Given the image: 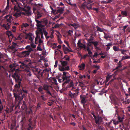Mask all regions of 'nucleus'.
<instances>
[{
    "label": "nucleus",
    "instance_id": "f257e3e1",
    "mask_svg": "<svg viewBox=\"0 0 130 130\" xmlns=\"http://www.w3.org/2000/svg\"><path fill=\"white\" fill-rule=\"evenodd\" d=\"M25 48L27 50H28L24 51L20 54V57H28L29 56L30 52L33 51L32 48L30 46L28 45L26 46Z\"/></svg>",
    "mask_w": 130,
    "mask_h": 130
},
{
    "label": "nucleus",
    "instance_id": "f03ea898",
    "mask_svg": "<svg viewBox=\"0 0 130 130\" xmlns=\"http://www.w3.org/2000/svg\"><path fill=\"white\" fill-rule=\"evenodd\" d=\"M63 76L62 77V82H63L62 84V87H64L65 84L69 83L70 82V79L69 77H68L66 75L67 72H63Z\"/></svg>",
    "mask_w": 130,
    "mask_h": 130
},
{
    "label": "nucleus",
    "instance_id": "7ed1b4c3",
    "mask_svg": "<svg viewBox=\"0 0 130 130\" xmlns=\"http://www.w3.org/2000/svg\"><path fill=\"white\" fill-rule=\"evenodd\" d=\"M17 70L18 69L15 70V72L14 73L13 75L12 76V77L14 79L16 83H21L22 79L21 77H20V75L17 72L16 70Z\"/></svg>",
    "mask_w": 130,
    "mask_h": 130
},
{
    "label": "nucleus",
    "instance_id": "20e7f679",
    "mask_svg": "<svg viewBox=\"0 0 130 130\" xmlns=\"http://www.w3.org/2000/svg\"><path fill=\"white\" fill-rule=\"evenodd\" d=\"M89 2L86 3V1L85 2L81 5V7L82 8L85 10L86 8L89 10L92 9V5Z\"/></svg>",
    "mask_w": 130,
    "mask_h": 130
},
{
    "label": "nucleus",
    "instance_id": "39448f33",
    "mask_svg": "<svg viewBox=\"0 0 130 130\" xmlns=\"http://www.w3.org/2000/svg\"><path fill=\"white\" fill-rule=\"evenodd\" d=\"M22 91L21 92V94H18L15 93H13V95L15 98V100H19L18 104L21 103V101L23 99V96L22 94Z\"/></svg>",
    "mask_w": 130,
    "mask_h": 130
},
{
    "label": "nucleus",
    "instance_id": "423d86ee",
    "mask_svg": "<svg viewBox=\"0 0 130 130\" xmlns=\"http://www.w3.org/2000/svg\"><path fill=\"white\" fill-rule=\"evenodd\" d=\"M43 14V11L41 10H37L35 14V18L39 19L41 17Z\"/></svg>",
    "mask_w": 130,
    "mask_h": 130
},
{
    "label": "nucleus",
    "instance_id": "0eeeda50",
    "mask_svg": "<svg viewBox=\"0 0 130 130\" xmlns=\"http://www.w3.org/2000/svg\"><path fill=\"white\" fill-rule=\"evenodd\" d=\"M95 123L97 124H100L103 123V121L101 117L99 116L98 115L95 119Z\"/></svg>",
    "mask_w": 130,
    "mask_h": 130
},
{
    "label": "nucleus",
    "instance_id": "6e6552de",
    "mask_svg": "<svg viewBox=\"0 0 130 130\" xmlns=\"http://www.w3.org/2000/svg\"><path fill=\"white\" fill-rule=\"evenodd\" d=\"M130 9V8H126L124 10L121 11V14L123 17H127L129 14V10Z\"/></svg>",
    "mask_w": 130,
    "mask_h": 130
},
{
    "label": "nucleus",
    "instance_id": "1a4fd4ad",
    "mask_svg": "<svg viewBox=\"0 0 130 130\" xmlns=\"http://www.w3.org/2000/svg\"><path fill=\"white\" fill-rule=\"evenodd\" d=\"M31 71L36 76L39 75L40 73L41 70H39L38 68L34 67L31 70Z\"/></svg>",
    "mask_w": 130,
    "mask_h": 130
},
{
    "label": "nucleus",
    "instance_id": "9d476101",
    "mask_svg": "<svg viewBox=\"0 0 130 130\" xmlns=\"http://www.w3.org/2000/svg\"><path fill=\"white\" fill-rule=\"evenodd\" d=\"M39 19L35 18V21L36 22V25L37 27H44V26L42 24V22L39 20H38L37 19Z\"/></svg>",
    "mask_w": 130,
    "mask_h": 130
},
{
    "label": "nucleus",
    "instance_id": "9b49d317",
    "mask_svg": "<svg viewBox=\"0 0 130 130\" xmlns=\"http://www.w3.org/2000/svg\"><path fill=\"white\" fill-rule=\"evenodd\" d=\"M4 110L5 111V112H4L3 113L4 117L5 119L6 115H8L9 113L10 112V111L9 109L7 107L6 109H4Z\"/></svg>",
    "mask_w": 130,
    "mask_h": 130
},
{
    "label": "nucleus",
    "instance_id": "f8f14e48",
    "mask_svg": "<svg viewBox=\"0 0 130 130\" xmlns=\"http://www.w3.org/2000/svg\"><path fill=\"white\" fill-rule=\"evenodd\" d=\"M34 5L36 7H33L32 10L33 13L35 14V13L36 12V11L37 10H39L40 9V7L37 6V4H34Z\"/></svg>",
    "mask_w": 130,
    "mask_h": 130
},
{
    "label": "nucleus",
    "instance_id": "ddd939ff",
    "mask_svg": "<svg viewBox=\"0 0 130 130\" xmlns=\"http://www.w3.org/2000/svg\"><path fill=\"white\" fill-rule=\"evenodd\" d=\"M74 86L73 82L72 80H71L70 83L68 85H67V86L66 88H70L71 87H72V88L71 90H73V89L75 88L73 87Z\"/></svg>",
    "mask_w": 130,
    "mask_h": 130
},
{
    "label": "nucleus",
    "instance_id": "4468645a",
    "mask_svg": "<svg viewBox=\"0 0 130 130\" xmlns=\"http://www.w3.org/2000/svg\"><path fill=\"white\" fill-rule=\"evenodd\" d=\"M86 97V96L84 97V96H82L81 95H80V98L81 100V102L82 104H85L87 102V100L85 99Z\"/></svg>",
    "mask_w": 130,
    "mask_h": 130
},
{
    "label": "nucleus",
    "instance_id": "2eb2a0df",
    "mask_svg": "<svg viewBox=\"0 0 130 130\" xmlns=\"http://www.w3.org/2000/svg\"><path fill=\"white\" fill-rule=\"evenodd\" d=\"M64 10V9L63 8H60L58 9L57 10H56V12L57 13H56V14L58 13H60V14L63 13V11Z\"/></svg>",
    "mask_w": 130,
    "mask_h": 130
},
{
    "label": "nucleus",
    "instance_id": "dca6fc26",
    "mask_svg": "<svg viewBox=\"0 0 130 130\" xmlns=\"http://www.w3.org/2000/svg\"><path fill=\"white\" fill-rule=\"evenodd\" d=\"M29 121L30 123L28 124V127L27 129L28 130H33L32 129L33 128V127L32 126V125L33 126V125H32V123L30 121V120H29Z\"/></svg>",
    "mask_w": 130,
    "mask_h": 130
},
{
    "label": "nucleus",
    "instance_id": "f3484780",
    "mask_svg": "<svg viewBox=\"0 0 130 130\" xmlns=\"http://www.w3.org/2000/svg\"><path fill=\"white\" fill-rule=\"evenodd\" d=\"M85 64L84 63H82L78 67L80 68L79 69L81 70H83L85 68Z\"/></svg>",
    "mask_w": 130,
    "mask_h": 130
},
{
    "label": "nucleus",
    "instance_id": "a211bd4d",
    "mask_svg": "<svg viewBox=\"0 0 130 130\" xmlns=\"http://www.w3.org/2000/svg\"><path fill=\"white\" fill-rule=\"evenodd\" d=\"M19 63H21V64L20 65V67L21 68H22L23 69H24L25 67H27V65L26 64H25L24 63L22 62H21V61L19 62Z\"/></svg>",
    "mask_w": 130,
    "mask_h": 130
},
{
    "label": "nucleus",
    "instance_id": "6ab92c4d",
    "mask_svg": "<svg viewBox=\"0 0 130 130\" xmlns=\"http://www.w3.org/2000/svg\"><path fill=\"white\" fill-rule=\"evenodd\" d=\"M18 12V11H17V12H16L14 15V16L16 18L20 16L21 15L22 13H23L25 15V13L24 12Z\"/></svg>",
    "mask_w": 130,
    "mask_h": 130
},
{
    "label": "nucleus",
    "instance_id": "aec40b11",
    "mask_svg": "<svg viewBox=\"0 0 130 130\" xmlns=\"http://www.w3.org/2000/svg\"><path fill=\"white\" fill-rule=\"evenodd\" d=\"M6 34L9 37H11L12 38L13 37V36L12 34V32L10 31H6Z\"/></svg>",
    "mask_w": 130,
    "mask_h": 130
},
{
    "label": "nucleus",
    "instance_id": "412c9836",
    "mask_svg": "<svg viewBox=\"0 0 130 130\" xmlns=\"http://www.w3.org/2000/svg\"><path fill=\"white\" fill-rule=\"evenodd\" d=\"M50 87V86L47 85H44L43 86V89L47 91L49 90V87Z\"/></svg>",
    "mask_w": 130,
    "mask_h": 130
},
{
    "label": "nucleus",
    "instance_id": "4be33fe9",
    "mask_svg": "<svg viewBox=\"0 0 130 130\" xmlns=\"http://www.w3.org/2000/svg\"><path fill=\"white\" fill-rule=\"evenodd\" d=\"M32 34L31 33L28 34L25 37V39H27L28 37H29V40L32 41V39L31 37Z\"/></svg>",
    "mask_w": 130,
    "mask_h": 130
},
{
    "label": "nucleus",
    "instance_id": "5701e85b",
    "mask_svg": "<svg viewBox=\"0 0 130 130\" xmlns=\"http://www.w3.org/2000/svg\"><path fill=\"white\" fill-rule=\"evenodd\" d=\"M42 104L41 102H38L37 105V106L36 107V110H39L40 108H41V105Z\"/></svg>",
    "mask_w": 130,
    "mask_h": 130
},
{
    "label": "nucleus",
    "instance_id": "b1692460",
    "mask_svg": "<svg viewBox=\"0 0 130 130\" xmlns=\"http://www.w3.org/2000/svg\"><path fill=\"white\" fill-rule=\"evenodd\" d=\"M11 19L13 20V18L12 16L11 15H10L8 18L6 19V21L7 22H8V23H10V24H11Z\"/></svg>",
    "mask_w": 130,
    "mask_h": 130
},
{
    "label": "nucleus",
    "instance_id": "393cba45",
    "mask_svg": "<svg viewBox=\"0 0 130 130\" xmlns=\"http://www.w3.org/2000/svg\"><path fill=\"white\" fill-rule=\"evenodd\" d=\"M93 34H91L90 35V36L89 39H87L88 41H91L94 39V37H93Z\"/></svg>",
    "mask_w": 130,
    "mask_h": 130
},
{
    "label": "nucleus",
    "instance_id": "a878e982",
    "mask_svg": "<svg viewBox=\"0 0 130 130\" xmlns=\"http://www.w3.org/2000/svg\"><path fill=\"white\" fill-rule=\"evenodd\" d=\"M73 25H74L73 27H74V29L75 30H76L78 27H80V25L78 24L74 23Z\"/></svg>",
    "mask_w": 130,
    "mask_h": 130
},
{
    "label": "nucleus",
    "instance_id": "bb28decb",
    "mask_svg": "<svg viewBox=\"0 0 130 130\" xmlns=\"http://www.w3.org/2000/svg\"><path fill=\"white\" fill-rule=\"evenodd\" d=\"M40 38V36H36L35 39V43L36 44H38V42Z\"/></svg>",
    "mask_w": 130,
    "mask_h": 130
},
{
    "label": "nucleus",
    "instance_id": "cd10ccee",
    "mask_svg": "<svg viewBox=\"0 0 130 130\" xmlns=\"http://www.w3.org/2000/svg\"><path fill=\"white\" fill-rule=\"evenodd\" d=\"M98 126L97 127L98 130H104V127L102 125H101L100 124H98Z\"/></svg>",
    "mask_w": 130,
    "mask_h": 130
},
{
    "label": "nucleus",
    "instance_id": "c85d7f7f",
    "mask_svg": "<svg viewBox=\"0 0 130 130\" xmlns=\"http://www.w3.org/2000/svg\"><path fill=\"white\" fill-rule=\"evenodd\" d=\"M11 25V24L10 23H8L6 25L4 26V27L5 29L8 30L9 29L10 27V26Z\"/></svg>",
    "mask_w": 130,
    "mask_h": 130
},
{
    "label": "nucleus",
    "instance_id": "c756f323",
    "mask_svg": "<svg viewBox=\"0 0 130 130\" xmlns=\"http://www.w3.org/2000/svg\"><path fill=\"white\" fill-rule=\"evenodd\" d=\"M60 62H61L62 66L63 67L66 66L67 65V62L66 61H61Z\"/></svg>",
    "mask_w": 130,
    "mask_h": 130
},
{
    "label": "nucleus",
    "instance_id": "7c9ffc66",
    "mask_svg": "<svg viewBox=\"0 0 130 130\" xmlns=\"http://www.w3.org/2000/svg\"><path fill=\"white\" fill-rule=\"evenodd\" d=\"M40 97L41 98V99L42 100L40 102H43V101H45L46 100V99L44 96V95H41L40 96Z\"/></svg>",
    "mask_w": 130,
    "mask_h": 130
},
{
    "label": "nucleus",
    "instance_id": "2f4dec72",
    "mask_svg": "<svg viewBox=\"0 0 130 130\" xmlns=\"http://www.w3.org/2000/svg\"><path fill=\"white\" fill-rule=\"evenodd\" d=\"M16 84L14 86V87L15 88H20L21 83H16Z\"/></svg>",
    "mask_w": 130,
    "mask_h": 130
},
{
    "label": "nucleus",
    "instance_id": "473e14b6",
    "mask_svg": "<svg viewBox=\"0 0 130 130\" xmlns=\"http://www.w3.org/2000/svg\"><path fill=\"white\" fill-rule=\"evenodd\" d=\"M67 2L69 4L70 6H74L75 7L76 6V4H72L70 2V0H67Z\"/></svg>",
    "mask_w": 130,
    "mask_h": 130
},
{
    "label": "nucleus",
    "instance_id": "72a5a7b5",
    "mask_svg": "<svg viewBox=\"0 0 130 130\" xmlns=\"http://www.w3.org/2000/svg\"><path fill=\"white\" fill-rule=\"evenodd\" d=\"M91 43H92L94 45V46L96 47L97 46V45H98V42L96 41H91Z\"/></svg>",
    "mask_w": 130,
    "mask_h": 130
},
{
    "label": "nucleus",
    "instance_id": "f704fd0d",
    "mask_svg": "<svg viewBox=\"0 0 130 130\" xmlns=\"http://www.w3.org/2000/svg\"><path fill=\"white\" fill-rule=\"evenodd\" d=\"M112 121H113V123L115 125L118 124L119 122L118 121L116 120V119H113Z\"/></svg>",
    "mask_w": 130,
    "mask_h": 130
},
{
    "label": "nucleus",
    "instance_id": "c9c22d12",
    "mask_svg": "<svg viewBox=\"0 0 130 130\" xmlns=\"http://www.w3.org/2000/svg\"><path fill=\"white\" fill-rule=\"evenodd\" d=\"M105 36H104V38L106 39H107L108 38H110V37L107 34L104 33Z\"/></svg>",
    "mask_w": 130,
    "mask_h": 130
},
{
    "label": "nucleus",
    "instance_id": "e433bc0d",
    "mask_svg": "<svg viewBox=\"0 0 130 130\" xmlns=\"http://www.w3.org/2000/svg\"><path fill=\"white\" fill-rule=\"evenodd\" d=\"M26 61L27 62H29L28 64V65H29L30 66H31L32 64V62H31V60L29 59H27L26 60Z\"/></svg>",
    "mask_w": 130,
    "mask_h": 130
},
{
    "label": "nucleus",
    "instance_id": "4c0bfd02",
    "mask_svg": "<svg viewBox=\"0 0 130 130\" xmlns=\"http://www.w3.org/2000/svg\"><path fill=\"white\" fill-rule=\"evenodd\" d=\"M113 49L115 51H118L119 50V49L116 46H114L113 47Z\"/></svg>",
    "mask_w": 130,
    "mask_h": 130
},
{
    "label": "nucleus",
    "instance_id": "58836bf2",
    "mask_svg": "<svg viewBox=\"0 0 130 130\" xmlns=\"http://www.w3.org/2000/svg\"><path fill=\"white\" fill-rule=\"evenodd\" d=\"M43 33L44 34L45 37L48 34L47 32L46 31V30H45L44 29H43Z\"/></svg>",
    "mask_w": 130,
    "mask_h": 130
},
{
    "label": "nucleus",
    "instance_id": "ea45409f",
    "mask_svg": "<svg viewBox=\"0 0 130 130\" xmlns=\"http://www.w3.org/2000/svg\"><path fill=\"white\" fill-rule=\"evenodd\" d=\"M117 65H118V66L116 68V69H118L119 68L121 67L122 66V64H117Z\"/></svg>",
    "mask_w": 130,
    "mask_h": 130
},
{
    "label": "nucleus",
    "instance_id": "a19ab883",
    "mask_svg": "<svg viewBox=\"0 0 130 130\" xmlns=\"http://www.w3.org/2000/svg\"><path fill=\"white\" fill-rule=\"evenodd\" d=\"M123 119H124V118L123 117H122L121 118V117H120V116H118V119L119 121V122H122L123 121Z\"/></svg>",
    "mask_w": 130,
    "mask_h": 130
},
{
    "label": "nucleus",
    "instance_id": "79ce46f5",
    "mask_svg": "<svg viewBox=\"0 0 130 130\" xmlns=\"http://www.w3.org/2000/svg\"><path fill=\"white\" fill-rule=\"evenodd\" d=\"M77 44V46L79 47L81 45H82V44H83L81 42L80 40H78Z\"/></svg>",
    "mask_w": 130,
    "mask_h": 130
},
{
    "label": "nucleus",
    "instance_id": "37998d69",
    "mask_svg": "<svg viewBox=\"0 0 130 130\" xmlns=\"http://www.w3.org/2000/svg\"><path fill=\"white\" fill-rule=\"evenodd\" d=\"M41 44H39L38 45V46L37 47V50L39 51H42V50L40 46Z\"/></svg>",
    "mask_w": 130,
    "mask_h": 130
},
{
    "label": "nucleus",
    "instance_id": "c03bdc74",
    "mask_svg": "<svg viewBox=\"0 0 130 130\" xmlns=\"http://www.w3.org/2000/svg\"><path fill=\"white\" fill-rule=\"evenodd\" d=\"M88 54L90 56L92 59H93L92 56L91 55L92 54V52L90 50L89 51H88Z\"/></svg>",
    "mask_w": 130,
    "mask_h": 130
},
{
    "label": "nucleus",
    "instance_id": "a18cd8bd",
    "mask_svg": "<svg viewBox=\"0 0 130 130\" xmlns=\"http://www.w3.org/2000/svg\"><path fill=\"white\" fill-rule=\"evenodd\" d=\"M130 56H123L122 57V59L125 60L127 59H130Z\"/></svg>",
    "mask_w": 130,
    "mask_h": 130
},
{
    "label": "nucleus",
    "instance_id": "49530a36",
    "mask_svg": "<svg viewBox=\"0 0 130 130\" xmlns=\"http://www.w3.org/2000/svg\"><path fill=\"white\" fill-rule=\"evenodd\" d=\"M64 58H65L66 60L67 61H69L70 60V57L68 55H66L64 56Z\"/></svg>",
    "mask_w": 130,
    "mask_h": 130
},
{
    "label": "nucleus",
    "instance_id": "de8ad7c7",
    "mask_svg": "<svg viewBox=\"0 0 130 130\" xmlns=\"http://www.w3.org/2000/svg\"><path fill=\"white\" fill-rule=\"evenodd\" d=\"M73 32V30H69L68 32V35L70 36H71L72 35V33Z\"/></svg>",
    "mask_w": 130,
    "mask_h": 130
},
{
    "label": "nucleus",
    "instance_id": "09e8293b",
    "mask_svg": "<svg viewBox=\"0 0 130 130\" xmlns=\"http://www.w3.org/2000/svg\"><path fill=\"white\" fill-rule=\"evenodd\" d=\"M42 89H43V88H42V87L41 86L39 87L38 88V91L40 92H42L43 90Z\"/></svg>",
    "mask_w": 130,
    "mask_h": 130
},
{
    "label": "nucleus",
    "instance_id": "8fccbe9b",
    "mask_svg": "<svg viewBox=\"0 0 130 130\" xmlns=\"http://www.w3.org/2000/svg\"><path fill=\"white\" fill-rule=\"evenodd\" d=\"M14 11H19V9L18 8V7L16 6H14Z\"/></svg>",
    "mask_w": 130,
    "mask_h": 130
},
{
    "label": "nucleus",
    "instance_id": "3c124183",
    "mask_svg": "<svg viewBox=\"0 0 130 130\" xmlns=\"http://www.w3.org/2000/svg\"><path fill=\"white\" fill-rule=\"evenodd\" d=\"M86 45L83 44H82V45H81L79 47L81 48H84V49H85L86 48Z\"/></svg>",
    "mask_w": 130,
    "mask_h": 130
},
{
    "label": "nucleus",
    "instance_id": "603ef678",
    "mask_svg": "<svg viewBox=\"0 0 130 130\" xmlns=\"http://www.w3.org/2000/svg\"><path fill=\"white\" fill-rule=\"evenodd\" d=\"M59 70L60 71H64L66 70V69L64 68V67L63 66H62L61 67V68L59 69Z\"/></svg>",
    "mask_w": 130,
    "mask_h": 130
},
{
    "label": "nucleus",
    "instance_id": "864d4df0",
    "mask_svg": "<svg viewBox=\"0 0 130 130\" xmlns=\"http://www.w3.org/2000/svg\"><path fill=\"white\" fill-rule=\"evenodd\" d=\"M3 109V107L2 104L0 105V113L2 112V111Z\"/></svg>",
    "mask_w": 130,
    "mask_h": 130
},
{
    "label": "nucleus",
    "instance_id": "5fc2aeb1",
    "mask_svg": "<svg viewBox=\"0 0 130 130\" xmlns=\"http://www.w3.org/2000/svg\"><path fill=\"white\" fill-rule=\"evenodd\" d=\"M31 47H32L33 48H35L36 47V45L35 44H34L33 43H32L31 44Z\"/></svg>",
    "mask_w": 130,
    "mask_h": 130
},
{
    "label": "nucleus",
    "instance_id": "6e6d98bb",
    "mask_svg": "<svg viewBox=\"0 0 130 130\" xmlns=\"http://www.w3.org/2000/svg\"><path fill=\"white\" fill-rule=\"evenodd\" d=\"M89 56V55L87 54H85L82 57V58H83L84 59H85L87 57H88Z\"/></svg>",
    "mask_w": 130,
    "mask_h": 130
},
{
    "label": "nucleus",
    "instance_id": "4d7b16f0",
    "mask_svg": "<svg viewBox=\"0 0 130 130\" xmlns=\"http://www.w3.org/2000/svg\"><path fill=\"white\" fill-rule=\"evenodd\" d=\"M40 27H38V30L41 33L43 32V29L40 28Z\"/></svg>",
    "mask_w": 130,
    "mask_h": 130
},
{
    "label": "nucleus",
    "instance_id": "13d9d810",
    "mask_svg": "<svg viewBox=\"0 0 130 130\" xmlns=\"http://www.w3.org/2000/svg\"><path fill=\"white\" fill-rule=\"evenodd\" d=\"M88 42L87 43V46H91V43H91V41H88Z\"/></svg>",
    "mask_w": 130,
    "mask_h": 130
},
{
    "label": "nucleus",
    "instance_id": "bf43d9fd",
    "mask_svg": "<svg viewBox=\"0 0 130 130\" xmlns=\"http://www.w3.org/2000/svg\"><path fill=\"white\" fill-rule=\"evenodd\" d=\"M79 77L80 79H82L84 77L85 78L86 77V76L85 75L82 76L81 74H80Z\"/></svg>",
    "mask_w": 130,
    "mask_h": 130
},
{
    "label": "nucleus",
    "instance_id": "052dcab7",
    "mask_svg": "<svg viewBox=\"0 0 130 130\" xmlns=\"http://www.w3.org/2000/svg\"><path fill=\"white\" fill-rule=\"evenodd\" d=\"M97 30L100 32H103V29L99 27H97Z\"/></svg>",
    "mask_w": 130,
    "mask_h": 130
},
{
    "label": "nucleus",
    "instance_id": "680f3d73",
    "mask_svg": "<svg viewBox=\"0 0 130 130\" xmlns=\"http://www.w3.org/2000/svg\"><path fill=\"white\" fill-rule=\"evenodd\" d=\"M51 9L52 10V13H53L54 14H56V13H57L56 12V10H53V8H51Z\"/></svg>",
    "mask_w": 130,
    "mask_h": 130
},
{
    "label": "nucleus",
    "instance_id": "e2e57ef3",
    "mask_svg": "<svg viewBox=\"0 0 130 130\" xmlns=\"http://www.w3.org/2000/svg\"><path fill=\"white\" fill-rule=\"evenodd\" d=\"M121 130H128V129L124 127H122L120 128Z\"/></svg>",
    "mask_w": 130,
    "mask_h": 130
},
{
    "label": "nucleus",
    "instance_id": "0e129e2a",
    "mask_svg": "<svg viewBox=\"0 0 130 130\" xmlns=\"http://www.w3.org/2000/svg\"><path fill=\"white\" fill-rule=\"evenodd\" d=\"M13 106H10L9 108V110L10 111V112L12 111L13 110Z\"/></svg>",
    "mask_w": 130,
    "mask_h": 130
},
{
    "label": "nucleus",
    "instance_id": "69168bd1",
    "mask_svg": "<svg viewBox=\"0 0 130 130\" xmlns=\"http://www.w3.org/2000/svg\"><path fill=\"white\" fill-rule=\"evenodd\" d=\"M46 93L48 94H49L50 95H51L53 97V96H52V93H51L50 92V91L49 90H48L47 91H46Z\"/></svg>",
    "mask_w": 130,
    "mask_h": 130
},
{
    "label": "nucleus",
    "instance_id": "338daca9",
    "mask_svg": "<svg viewBox=\"0 0 130 130\" xmlns=\"http://www.w3.org/2000/svg\"><path fill=\"white\" fill-rule=\"evenodd\" d=\"M83 106L84 108L85 109H86L87 108V104H86L85 103L84 104H83Z\"/></svg>",
    "mask_w": 130,
    "mask_h": 130
},
{
    "label": "nucleus",
    "instance_id": "774afa93",
    "mask_svg": "<svg viewBox=\"0 0 130 130\" xmlns=\"http://www.w3.org/2000/svg\"><path fill=\"white\" fill-rule=\"evenodd\" d=\"M125 104H128L130 103V101L129 99L125 101H124Z\"/></svg>",
    "mask_w": 130,
    "mask_h": 130
}]
</instances>
